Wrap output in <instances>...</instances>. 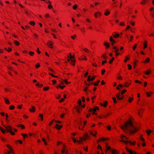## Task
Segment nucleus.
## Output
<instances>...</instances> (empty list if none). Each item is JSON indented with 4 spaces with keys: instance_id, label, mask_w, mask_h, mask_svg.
<instances>
[{
    "instance_id": "nucleus-1",
    "label": "nucleus",
    "mask_w": 154,
    "mask_h": 154,
    "mask_svg": "<svg viewBox=\"0 0 154 154\" xmlns=\"http://www.w3.org/2000/svg\"><path fill=\"white\" fill-rule=\"evenodd\" d=\"M133 125L132 123V120L131 119H130L129 120L126 121L124 125H122L121 127V128L122 130H124L126 128L128 127H133Z\"/></svg>"
},
{
    "instance_id": "nucleus-2",
    "label": "nucleus",
    "mask_w": 154,
    "mask_h": 154,
    "mask_svg": "<svg viewBox=\"0 0 154 154\" xmlns=\"http://www.w3.org/2000/svg\"><path fill=\"white\" fill-rule=\"evenodd\" d=\"M6 128V132L10 133L12 135H14L15 134V133L12 131V127L11 125H8L5 127Z\"/></svg>"
},
{
    "instance_id": "nucleus-3",
    "label": "nucleus",
    "mask_w": 154,
    "mask_h": 154,
    "mask_svg": "<svg viewBox=\"0 0 154 154\" xmlns=\"http://www.w3.org/2000/svg\"><path fill=\"white\" fill-rule=\"evenodd\" d=\"M133 128L134 129V130H131L130 131V133L131 134H134L135 133L139 131L140 130V127H137V128L134 127Z\"/></svg>"
},
{
    "instance_id": "nucleus-4",
    "label": "nucleus",
    "mask_w": 154,
    "mask_h": 154,
    "mask_svg": "<svg viewBox=\"0 0 154 154\" xmlns=\"http://www.w3.org/2000/svg\"><path fill=\"white\" fill-rule=\"evenodd\" d=\"M87 138L88 139H90V136H89L87 133H86L84 134L82 137H80L79 138L80 139H82V140H86Z\"/></svg>"
},
{
    "instance_id": "nucleus-5",
    "label": "nucleus",
    "mask_w": 154,
    "mask_h": 154,
    "mask_svg": "<svg viewBox=\"0 0 154 154\" xmlns=\"http://www.w3.org/2000/svg\"><path fill=\"white\" fill-rule=\"evenodd\" d=\"M125 149L126 151L128 152L129 154H139L137 153L135 151L134 152L132 149H129L127 147H126Z\"/></svg>"
},
{
    "instance_id": "nucleus-6",
    "label": "nucleus",
    "mask_w": 154,
    "mask_h": 154,
    "mask_svg": "<svg viewBox=\"0 0 154 154\" xmlns=\"http://www.w3.org/2000/svg\"><path fill=\"white\" fill-rule=\"evenodd\" d=\"M110 114H106L102 115L101 116H97V118H98L100 119L103 118H106L110 115Z\"/></svg>"
},
{
    "instance_id": "nucleus-7",
    "label": "nucleus",
    "mask_w": 154,
    "mask_h": 154,
    "mask_svg": "<svg viewBox=\"0 0 154 154\" xmlns=\"http://www.w3.org/2000/svg\"><path fill=\"white\" fill-rule=\"evenodd\" d=\"M131 82H132L131 80H129L128 82H126L123 84L124 87H128L131 84Z\"/></svg>"
},
{
    "instance_id": "nucleus-8",
    "label": "nucleus",
    "mask_w": 154,
    "mask_h": 154,
    "mask_svg": "<svg viewBox=\"0 0 154 154\" xmlns=\"http://www.w3.org/2000/svg\"><path fill=\"white\" fill-rule=\"evenodd\" d=\"M109 41L111 42V45L112 46H113L116 43V42L115 40L113 38L112 36L110 37L109 38Z\"/></svg>"
},
{
    "instance_id": "nucleus-9",
    "label": "nucleus",
    "mask_w": 154,
    "mask_h": 154,
    "mask_svg": "<svg viewBox=\"0 0 154 154\" xmlns=\"http://www.w3.org/2000/svg\"><path fill=\"white\" fill-rule=\"evenodd\" d=\"M53 42L51 41H49L47 43V45L50 48H53Z\"/></svg>"
},
{
    "instance_id": "nucleus-10",
    "label": "nucleus",
    "mask_w": 154,
    "mask_h": 154,
    "mask_svg": "<svg viewBox=\"0 0 154 154\" xmlns=\"http://www.w3.org/2000/svg\"><path fill=\"white\" fill-rule=\"evenodd\" d=\"M78 60H87V58L85 56L83 55L81 57L78 58Z\"/></svg>"
},
{
    "instance_id": "nucleus-11",
    "label": "nucleus",
    "mask_w": 154,
    "mask_h": 154,
    "mask_svg": "<svg viewBox=\"0 0 154 154\" xmlns=\"http://www.w3.org/2000/svg\"><path fill=\"white\" fill-rule=\"evenodd\" d=\"M63 127L62 125H59L58 124H56L54 128L57 129L58 130H60L61 128Z\"/></svg>"
},
{
    "instance_id": "nucleus-12",
    "label": "nucleus",
    "mask_w": 154,
    "mask_h": 154,
    "mask_svg": "<svg viewBox=\"0 0 154 154\" xmlns=\"http://www.w3.org/2000/svg\"><path fill=\"white\" fill-rule=\"evenodd\" d=\"M144 112V110L143 109H140L138 112V114L139 116L140 117H141L142 115V113Z\"/></svg>"
},
{
    "instance_id": "nucleus-13",
    "label": "nucleus",
    "mask_w": 154,
    "mask_h": 154,
    "mask_svg": "<svg viewBox=\"0 0 154 154\" xmlns=\"http://www.w3.org/2000/svg\"><path fill=\"white\" fill-rule=\"evenodd\" d=\"M100 104L101 106H103L104 107H106L107 106L108 104V102L107 101H105L104 102V104L100 103Z\"/></svg>"
},
{
    "instance_id": "nucleus-14",
    "label": "nucleus",
    "mask_w": 154,
    "mask_h": 154,
    "mask_svg": "<svg viewBox=\"0 0 154 154\" xmlns=\"http://www.w3.org/2000/svg\"><path fill=\"white\" fill-rule=\"evenodd\" d=\"M101 14L99 12H96L94 14V17H100L101 16Z\"/></svg>"
},
{
    "instance_id": "nucleus-15",
    "label": "nucleus",
    "mask_w": 154,
    "mask_h": 154,
    "mask_svg": "<svg viewBox=\"0 0 154 154\" xmlns=\"http://www.w3.org/2000/svg\"><path fill=\"white\" fill-rule=\"evenodd\" d=\"M130 56L129 55L126 56L125 57V58L124 60V62L126 63L128 60L130 59Z\"/></svg>"
},
{
    "instance_id": "nucleus-16",
    "label": "nucleus",
    "mask_w": 154,
    "mask_h": 154,
    "mask_svg": "<svg viewBox=\"0 0 154 154\" xmlns=\"http://www.w3.org/2000/svg\"><path fill=\"white\" fill-rule=\"evenodd\" d=\"M112 154H119V152L116 149H112Z\"/></svg>"
},
{
    "instance_id": "nucleus-17",
    "label": "nucleus",
    "mask_w": 154,
    "mask_h": 154,
    "mask_svg": "<svg viewBox=\"0 0 154 154\" xmlns=\"http://www.w3.org/2000/svg\"><path fill=\"white\" fill-rule=\"evenodd\" d=\"M35 107L34 106H32L31 108H30L29 109V111L31 112H34L35 111Z\"/></svg>"
},
{
    "instance_id": "nucleus-18",
    "label": "nucleus",
    "mask_w": 154,
    "mask_h": 154,
    "mask_svg": "<svg viewBox=\"0 0 154 154\" xmlns=\"http://www.w3.org/2000/svg\"><path fill=\"white\" fill-rule=\"evenodd\" d=\"M17 126L18 128H20L21 129H24L25 128L24 125L23 124H20L17 125Z\"/></svg>"
},
{
    "instance_id": "nucleus-19",
    "label": "nucleus",
    "mask_w": 154,
    "mask_h": 154,
    "mask_svg": "<svg viewBox=\"0 0 154 154\" xmlns=\"http://www.w3.org/2000/svg\"><path fill=\"white\" fill-rule=\"evenodd\" d=\"M120 94L119 93H118L116 95V97L118 100H122V98L120 97Z\"/></svg>"
},
{
    "instance_id": "nucleus-20",
    "label": "nucleus",
    "mask_w": 154,
    "mask_h": 154,
    "mask_svg": "<svg viewBox=\"0 0 154 154\" xmlns=\"http://www.w3.org/2000/svg\"><path fill=\"white\" fill-rule=\"evenodd\" d=\"M99 107L97 106H95L93 109V112H96L97 110H99Z\"/></svg>"
},
{
    "instance_id": "nucleus-21",
    "label": "nucleus",
    "mask_w": 154,
    "mask_h": 154,
    "mask_svg": "<svg viewBox=\"0 0 154 154\" xmlns=\"http://www.w3.org/2000/svg\"><path fill=\"white\" fill-rule=\"evenodd\" d=\"M150 62V58L149 57H148L146 58V60L143 61V62L144 63L146 64L148 63H149Z\"/></svg>"
},
{
    "instance_id": "nucleus-22",
    "label": "nucleus",
    "mask_w": 154,
    "mask_h": 154,
    "mask_svg": "<svg viewBox=\"0 0 154 154\" xmlns=\"http://www.w3.org/2000/svg\"><path fill=\"white\" fill-rule=\"evenodd\" d=\"M35 86L38 88H41L43 87V85L42 84H40L39 82H38L35 85Z\"/></svg>"
},
{
    "instance_id": "nucleus-23",
    "label": "nucleus",
    "mask_w": 154,
    "mask_h": 154,
    "mask_svg": "<svg viewBox=\"0 0 154 154\" xmlns=\"http://www.w3.org/2000/svg\"><path fill=\"white\" fill-rule=\"evenodd\" d=\"M151 72H152V71H151V70L149 69H148L146 71L144 72V74H145L146 75H149Z\"/></svg>"
},
{
    "instance_id": "nucleus-24",
    "label": "nucleus",
    "mask_w": 154,
    "mask_h": 154,
    "mask_svg": "<svg viewBox=\"0 0 154 154\" xmlns=\"http://www.w3.org/2000/svg\"><path fill=\"white\" fill-rule=\"evenodd\" d=\"M153 94V92H152L151 91H150L149 92H147L146 93L147 96L148 97H150L151 96V94Z\"/></svg>"
},
{
    "instance_id": "nucleus-25",
    "label": "nucleus",
    "mask_w": 154,
    "mask_h": 154,
    "mask_svg": "<svg viewBox=\"0 0 154 154\" xmlns=\"http://www.w3.org/2000/svg\"><path fill=\"white\" fill-rule=\"evenodd\" d=\"M104 45L106 47V49H108L110 47V45L108 43L105 42L103 43Z\"/></svg>"
},
{
    "instance_id": "nucleus-26",
    "label": "nucleus",
    "mask_w": 154,
    "mask_h": 154,
    "mask_svg": "<svg viewBox=\"0 0 154 154\" xmlns=\"http://www.w3.org/2000/svg\"><path fill=\"white\" fill-rule=\"evenodd\" d=\"M153 132V131L150 129L147 130L146 131V133L148 136H149L150 135L151 133L152 132Z\"/></svg>"
},
{
    "instance_id": "nucleus-27",
    "label": "nucleus",
    "mask_w": 154,
    "mask_h": 154,
    "mask_svg": "<svg viewBox=\"0 0 154 154\" xmlns=\"http://www.w3.org/2000/svg\"><path fill=\"white\" fill-rule=\"evenodd\" d=\"M138 62V60L136 59H134L133 63L134 68H135V66L137 65V63Z\"/></svg>"
},
{
    "instance_id": "nucleus-28",
    "label": "nucleus",
    "mask_w": 154,
    "mask_h": 154,
    "mask_svg": "<svg viewBox=\"0 0 154 154\" xmlns=\"http://www.w3.org/2000/svg\"><path fill=\"white\" fill-rule=\"evenodd\" d=\"M0 130L3 133V134H5L6 132V131H5L4 128L2 127V126H0Z\"/></svg>"
},
{
    "instance_id": "nucleus-29",
    "label": "nucleus",
    "mask_w": 154,
    "mask_h": 154,
    "mask_svg": "<svg viewBox=\"0 0 154 154\" xmlns=\"http://www.w3.org/2000/svg\"><path fill=\"white\" fill-rule=\"evenodd\" d=\"M149 2V0H143V1L140 2V4L141 5H144L146 2Z\"/></svg>"
},
{
    "instance_id": "nucleus-30",
    "label": "nucleus",
    "mask_w": 154,
    "mask_h": 154,
    "mask_svg": "<svg viewBox=\"0 0 154 154\" xmlns=\"http://www.w3.org/2000/svg\"><path fill=\"white\" fill-rule=\"evenodd\" d=\"M109 140V139L108 138H105V137H102L100 138V140L101 141H105Z\"/></svg>"
},
{
    "instance_id": "nucleus-31",
    "label": "nucleus",
    "mask_w": 154,
    "mask_h": 154,
    "mask_svg": "<svg viewBox=\"0 0 154 154\" xmlns=\"http://www.w3.org/2000/svg\"><path fill=\"white\" fill-rule=\"evenodd\" d=\"M106 55L107 54L106 53H104L102 55L101 57L102 58H103L104 59H106L107 58Z\"/></svg>"
},
{
    "instance_id": "nucleus-32",
    "label": "nucleus",
    "mask_w": 154,
    "mask_h": 154,
    "mask_svg": "<svg viewBox=\"0 0 154 154\" xmlns=\"http://www.w3.org/2000/svg\"><path fill=\"white\" fill-rule=\"evenodd\" d=\"M147 47V42L146 41L144 42L143 44V48L144 49Z\"/></svg>"
},
{
    "instance_id": "nucleus-33",
    "label": "nucleus",
    "mask_w": 154,
    "mask_h": 154,
    "mask_svg": "<svg viewBox=\"0 0 154 154\" xmlns=\"http://www.w3.org/2000/svg\"><path fill=\"white\" fill-rule=\"evenodd\" d=\"M21 135L23 136V138H27L28 137V135L27 134L22 133Z\"/></svg>"
},
{
    "instance_id": "nucleus-34",
    "label": "nucleus",
    "mask_w": 154,
    "mask_h": 154,
    "mask_svg": "<svg viewBox=\"0 0 154 154\" xmlns=\"http://www.w3.org/2000/svg\"><path fill=\"white\" fill-rule=\"evenodd\" d=\"M75 61L74 60V59H73V60H71V62L70 63V64L71 65H72L73 66H75Z\"/></svg>"
},
{
    "instance_id": "nucleus-35",
    "label": "nucleus",
    "mask_w": 154,
    "mask_h": 154,
    "mask_svg": "<svg viewBox=\"0 0 154 154\" xmlns=\"http://www.w3.org/2000/svg\"><path fill=\"white\" fill-rule=\"evenodd\" d=\"M84 83L85 84V85H87V87H88L89 86H90V85H92L93 84V82H92L90 83H89V84H88V83H87L86 82V81H84Z\"/></svg>"
},
{
    "instance_id": "nucleus-36",
    "label": "nucleus",
    "mask_w": 154,
    "mask_h": 154,
    "mask_svg": "<svg viewBox=\"0 0 154 154\" xmlns=\"http://www.w3.org/2000/svg\"><path fill=\"white\" fill-rule=\"evenodd\" d=\"M29 23L30 25L33 26H34L35 25V22L34 21H30V22H29Z\"/></svg>"
},
{
    "instance_id": "nucleus-37",
    "label": "nucleus",
    "mask_w": 154,
    "mask_h": 154,
    "mask_svg": "<svg viewBox=\"0 0 154 154\" xmlns=\"http://www.w3.org/2000/svg\"><path fill=\"white\" fill-rule=\"evenodd\" d=\"M75 109L76 110V111L78 113L80 112V108L79 107L76 106L75 107Z\"/></svg>"
},
{
    "instance_id": "nucleus-38",
    "label": "nucleus",
    "mask_w": 154,
    "mask_h": 154,
    "mask_svg": "<svg viewBox=\"0 0 154 154\" xmlns=\"http://www.w3.org/2000/svg\"><path fill=\"white\" fill-rule=\"evenodd\" d=\"M136 142L135 141H133V142H132L131 141H129V143L130 144V145L131 146H134L136 144Z\"/></svg>"
},
{
    "instance_id": "nucleus-39",
    "label": "nucleus",
    "mask_w": 154,
    "mask_h": 154,
    "mask_svg": "<svg viewBox=\"0 0 154 154\" xmlns=\"http://www.w3.org/2000/svg\"><path fill=\"white\" fill-rule=\"evenodd\" d=\"M100 80H98L97 81L96 83H94L93 84L95 86H97L98 85L99 83L100 82Z\"/></svg>"
},
{
    "instance_id": "nucleus-40",
    "label": "nucleus",
    "mask_w": 154,
    "mask_h": 154,
    "mask_svg": "<svg viewBox=\"0 0 154 154\" xmlns=\"http://www.w3.org/2000/svg\"><path fill=\"white\" fill-rule=\"evenodd\" d=\"M14 43L15 45L17 46L19 45L20 44V42L17 40H15L14 42Z\"/></svg>"
},
{
    "instance_id": "nucleus-41",
    "label": "nucleus",
    "mask_w": 154,
    "mask_h": 154,
    "mask_svg": "<svg viewBox=\"0 0 154 154\" xmlns=\"http://www.w3.org/2000/svg\"><path fill=\"white\" fill-rule=\"evenodd\" d=\"M119 36L120 35L119 34L116 33L113 35V37L114 38H118L119 37Z\"/></svg>"
},
{
    "instance_id": "nucleus-42",
    "label": "nucleus",
    "mask_w": 154,
    "mask_h": 154,
    "mask_svg": "<svg viewBox=\"0 0 154 154\" xmlns=\"http://www.w3.org/2000/svg\"><path fill=\"white\" fill-rule=\"evenodd\" d=\"M110 12L108 10H106V12L104 13V14L106 16H108V15L110 14Z\"/></svg>"
},
{
    "instance_id": "nucleus-43",
    "label": "nucleus",
    "mask_w": 154,
    "mask_h": 154,
    "mask_svg": "<svg viewBox=\"0 0 154 154\" xmlns=\"http://www.w3.org/2000/svg\"><path fill=\"white\" fill-rule=\"evenodd\" d=\"M90 134L92 136H96V134H97V131H95V134H94L93 133V132L92 131H90Z\"/></svg>"
},
{
    "instance_id": "nucleus-44",
    "label": "nucleus",
    "mask_w": 154,
    "mask_h": 154,
    "mask_svg": "<svg viewBox=\"0 0 154 154\" xmlns=\"http://www.w3.org/2000/svg\"><path fill=\"white\" fill-rule=\"evenodd\" d=\"M15 108V106L14 105H11L9 107V109L11 110H13Z\"/></svg>"
},
{
    "instance_id": "nucleus-45",
    "label": "nucleus",
    "mask_w": 154,
    "mask_h": 154,
    "mask_svg": "<svg viewBox=\"0 0 154 154\" xmlns=\"http://www.w3.org/2000/svg\"><path fill=\"white\" fill-rule=\"evenodd\" d=\"M39 117L41 118V121H43V114H39Z\"/></svg>"
},
{
    "instance_id": "nucleus-46",
    "label": "nucleus",
    "mask_w": 154,
    "mask_h": 154,
    "mask_svg": "<svg viewBox=\"0 0 154 154\" xmlns=\"http://www.w3.org/2000/svg\"><path fill=\"white\" fill-rule=\"evenodd\" d=\"M65 146L64 145L63 146V149L61 151L62 154H63L65 153Z\"/></svg>"
},
{
    "instance_id": "nucleus-47",
    "label": "nucleus",
    "mask_w": 154,
    "mask_h": 154,
    "mask_svg": "<svg viewBox=\"0 0 154 154\" xmlns=\"http://www.w3.org/2000/svg\"><path fill=\"white\" fill-rule=\"evenodd\" d=\"M114 60V57H112L111 60H110L109 61V63L110 64H111L113 62V61Z\"/></svg>"
},
{
    "instance_id": "nucleus-48",
    "label": "nucleus",
    "mask_w": 154,
    "mask_h": 154,
    "mask_svg": "<svg viewBox=\"0 0 154 154\" xmlns=\"http://www.w3.org/2000/svg\"><path fill=\"white\" fill-rule=\"evenodd\" d=\"M112 98L113 100V103H117V101L116 100V98L114 97H112Z\"/></svg>"
},
{
    "instance_id": "nucleus-49",
    "label": "nucleus",
    "mask_w": 154,
    "mask_h": 154,
    "mask_svg": "<svg viewBox=\"0 0 154 154\" xmlns=\"http://www.w3.org/2000/svg\"><path fill=\"white\" fill-rule=\"evenodd\" d=\"M49 88L50 87H45L43 89V90L44 91H47L49 89Z\"/></svg>"
},
{
    "instance_id": "nucleus-50",
    "label": "nucleus",
    "mask_w": 154,
    "mask_h": 154,
    "mask_svg": "<svg viewBox=\"0 0 154 154\" xmlns=\"http://www.w3.org/2000/svg\"><path fill=\"white\" fill-rule=\"evenodd\" d=\"M49 74L50 75H51L53 77H55V78H57V77H58V76L55 75L53 74H52L51 73H50V72L49 73Z\"/></svg>"
},
{
    "instance_id": "nucleus-51",
    "label": "nucleus",
    "mask_w": 154,
    "mask_h": 154,
    "mask_svg": "<svg viewBox=\"0 0 154 154\" xmlns=\"http://www.w3.org/2000/svg\"><path fill=\"white\" fill-rule=\"evenodd\" d=\"M133 100V97H130L129 98L128 101L129 103H131L132 101Z\"/></svg>"
},
{
    "instance_id": "nucleus-52",
    "label": "nucleus",
    "mask_w": 154,
    "mask_h": 154,
    "mask_svg": "<svg viewBox=\"0 0 154 154\" xmlns=\"http://www.w3.org/2000/svg\"><path fill=\"white\" fill-rule=\"evenodd\" d=\"M67 57L68 58H70L71 59V60H73V59H72L73 58V59H74V58H75V55H73L71 56H68Z\"/></svg>"
},
{
    "instance_id": "nucleus-53",
    "label": "nucleus",
    "mask_w": 154,
    "mask_h": 154,
    "mask_svg": "<svg viewBox=\"0 0 154 154\" xmlns=\"http://www.w3.org/2000/svg\"><path fill=\"white\" fill-rule=\"evenodd\" d=\"M91 76L90 75H89L88 76V79L87 80V82H89L90 81H91Z\"/></svg>"
},
{
    "instance_id": "nucleus-54",
    "label": "nucleus",
    "mask_w": 154,
    "mask_h": 154,
    "mask_svg": "<svg viewBox=\"0 0 154 154\" xmlns=\"http://www.w3.org/2000/svg\"><path fill=\"white\" fill-rule=\"evenodd\" d=\"M77 143H78L79 144H82V139H80L79 140H77Z\"/></svg>"
},
{
    "instance_id": "nucleus-55",
    "label": "nucleus",
    "mask_w": 154,
    "mask_h": 154,
    "mask_svg": "<svg viewBox=\"0 0 154 154\" xmlns=\"http://www.w3.org/2000/svg\"><path fill=\"white\" fill-rule=\"evenodd\" d=\"M34 53L32 51H30L29 52V54L31 56H33L34 55Z\"/></svg>"
},
{
    "instance_id": "nucleus-56",
    "label": "nucleus",
    "mask_w": 154,
    "mask_h": 154,
    "mask_svg": "<svg viewBox=\"0 0 154 154\" xmlns=\"http://www.w3.org/2000/svg\"><path fill=\"white\" fill-rule=\"evenodd\" d=\"M127 92L126 89H124L123 90L121 93V94L122 95L123 94Z\"/></svg>"
},
{
    "instance_id": "nucleus-57",
    "label": "nucleus",
    "mask_w": 154,
    "mask_h": 154,
    "mask_svg": "<svg viewBox=\"0 0 154 154\" xmlns=\"http://www.w3.org/2000/svg\"><path fill=\"white\" fill-rule=\"evenodd\" d=\"M48 8L49 9H50L51 8H52L53 9V8L52 6L51 5V4H49L48 6Z\"/></svg>"
},
{
    "instance_id": "nucleus-58",
    "label": "nucleus",
    "mask_w": 154,
    "mask_h": 154,
    "mask_svg": "<svg viewBox=\"0 0 154 154\" xmlns=\"http://www.w3.org/2000/svg\"><path fill=\"white\" fill-rule=\"evenodd\" d=\"M5 103L6 104H9L10 103V102L9 100L8 99H6L5 100Z\"/></svg>"
},
{
    "instance_id": "nucleus-59",
    "label": "nucleus",
    "mask_w": 154,
    "mask_h": 154,
    "mask_svg": "<svg viewBox=\"0 0 154 154\" xmlns=\"http://www.w3.org/2000/svg\"><path fill=\"white\" fill-rule=\"evenodd\" d=\"M105 72V69H103L101 71V73L102 75H103Z\"/></svg>"
},
{
    "instance_id": "nucleus-60",
    "label": "nucleus",
    "mask_w": 154,
    "mask_h": 154,
    "mask_svg": "<svg viewBox=\"0 0 154 154\" xmlns=\"http://www.w3.org/2000/svg\"><path fill=\"white\" fill-rule=\"evenodd\" d=\"M78 7V5L77 4L75 5L72 7V8L74 10H76Z\"/></svg>"
},
{
    "instance_id": "nucleus-61",
    "label": "nucleus",
    "mask_w": 154,
    "mask_h": 154,
    "mask_svg": "<svg viewBox=\"0 0 154 154\" xmlns=\"http://www.w3.org/2000/svg\"><path fill=\"white\" fill-rule=\"evenodd\" d=\"M84 51L87 53H88L89 52V50L87 48H85L83 49Z\"/></svg>"
},
{
    "instance_id": "nucleus-62",
    "label": "nucleus",
    "mask_w": 154,
    "mask_h": 154,
    "mask_svg": "<svg viewBox=\"0 0 154 154\" xmlns=\"http://www.w3.org/2000/svg\"><path fill=\"white\" fill-rule=\"evenodd\" d=\"M128 69L129 70H130L132 69V66L130 64H128Z\"/></svg>"
},
{
    "instance_id": "nucleus-63",
    "label": "nucleus",
    "mask_w": 154,
    "mask_h": 154,
    "mask_svg": "<svg viewBox=\"0 0 154 154\" xmlns=\"http://www.w3.org/2000/svg\"><path fill=\"white\" fill-rule=\"evenodd\" d=\"M7 68H8V69L11 70V71H12L13 70V68L10 66H7Z\"/></svg>"
},
{
    "instance_id": "nucleus-64",
    "label": "nucleus",
    "mask_w": 154,
    "mask_h": 154,
    "mask_svg": "<svg viewBox=\"0 0 154 154\" xmlns=\"http://www.w3.org/2000/svg\"><path fill=\"white\" fill-rule=\"evenodd\" d=\"M137 47V44H134V46L132 48L133 50H135L136 48Z\"/></svg>"
}]
</instances>
